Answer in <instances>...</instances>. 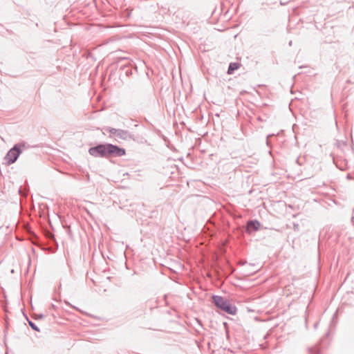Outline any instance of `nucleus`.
<instances>
[{
	"instance_id": "nucleus-1",
	"label": "nucleus",
	"mask_w": 354,
	"mask_h": 354,
	"mask_svg": "<svg viewBox=\"0 0 354 354\" xmlns=\"http://www.w3.org/2000/svg\"><path fill=\"white\" fill-rule=\"evenodd\" d=\"M212 300L216 307L230 315H235L236 313V308L232 306L230 302L220 296H213Z\"/></svg>"
},
{
	"instance_id": "nucleus-2",
	"label": "nucleus",
	"mask_w": 354,
	"mask_h": 354,
	"mask_svg": "<svg viewBox=\"0 0 354 354\" xmlns=\"http://www.w3.org/2000/svg\"><path fill=\"white\" fill-rule=\"evenodd\" d=\"M21 153V149L19 145H15L12 148H11L4 157V160L6 161V164L7 165H10L14 163L19 156Z\"/></svg>"
},
{
	"instance_id": "nucleus-3",
	"label": "nucleus",
	"mask_w": 354,
	"mask_h": 354,
	"mask_svg": "<svg viewBox=\"0 0 354 354\" xmlns=\"http://www.w3.org/2000/svg\"><path fill=\"white\" fill-rule=\"evenodd\" d=\"M89 153L94 157H106L107 145H100L95 147H91Z\"/></svg>"
},
{
	"instance_id": "nucleus-4",
	"label": "nucleus",
	"mask_w": 354,
	"mask_h": 354,
	"mask_svg": "<svg viewBox=\"0 0 354 354\" xmlns=\"http://www.w3.org/2000/svg\"><path fill=\"white\" fill-rule=\"evenodd\" d=\"M125 150L122 148H119L115 145L107 144V156L113 155L115 156H122L125 154Z\"/></svg>"
},
{
	"instance_id": "nucleus-5",
	"label": "nucleus",
	"mask_w": 354,
	"mask_h": 354,
	"mask_svg": "<svg viewBox=\"0 0 354 354\" xmlns=\"http://www.w3.org/2000/svg\"><path fill=\"white\" fill-rule=\"evenodd\" d=\"M260 225V223L258 221H249L247 225V230L250 231L251 230H257L259 229Z\"/></svg>"
},
{
	"instance_id": "nucleus-6",
	"label": "nucleus",
	"mask_w": 354,
	"mask_h": 354,
	"mask_svg": "<svg viewBox=\"0 0 354 354\" xmlns=\"http://www.w3.org/2000/svg\"><path fill=\"white\" fill-rule=\"evenodd\" d=\"M239 67H240L239 63H236V62L230 63L228 70H227V73L232 74L233 72L235 70H237Z\"/></svg>"
},
{
	"instance_id": "nucleus-7",
	"label": "nucleus",
	"mask_w": 354,
	"mask_h": 354,
	"mask_svg": "<svg viewBox=\"0 0 354 354\" xmlns=\"http://www.w3.org/2000/svg\"><path fill=\"white\" fill-rule=\"evenodd\" d=\"M28 324H29L30 326L33 330H36V331H39V328L37 326V325H36L35 323H33V322H31V321H28Z\"/></svg>"
},
{
	"instance_id": "nucleus-8",
	"label": "nucleus",
	"mask_w": 354,
	"mask_h": 354,
	"mask_svg": "<svg viewBox=\"0 0 354 354\" xmlns=\"http://www.w3.org/2000/svg\"><path fill=\"white\" fill-rule=\"evenodd\" d=\"M53 307H54V308H59V307H58V306H55V305H53Z\"/></svg>"
},
{
	"instance_id": "nucleus-9",
	"label": "nucleus",
	"mask_w": 354,
	"mask_h": 354,
	"mask_svg": "<svg viewBox=\"0 0 354 354\" xmlns=\"http://www.w3.org/2000/svg\"><path fill=\"white\" fill-rule=\"evenodd\" d=\"M57 322L59 324H62V322L61 321H59V320H57Z\"/></svg>"
},
{
	"instance_id": "nucleus-10",
	"label": "nucleus",
	"mask_w": 354,
	"mask_h": 354,
	"mask_svg": "<svg viewBox=\"0 0 354 354\" xmlns=\"http://www.w3.org/2000/svg\"><path fill=\"white\" fill-rule=\"evenodd\" d=\"M50 236H52L53 238H54L53 234H50Z\"/></svg>"
}]
</instances>
